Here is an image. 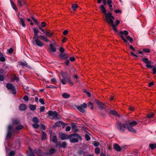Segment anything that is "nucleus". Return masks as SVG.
Listing matches in <instances>:
<instances>
[{
    "label": "nucleus",
    "mask_w": 156,
    "mask_h": 156,
    "mask_svg": "<svg viewBox=\"0 0 156 156\" xmlns=\"http://www.w3.org/2000/svg\"><path fill=\"white\" fill-rule=\"evenodd\" d=\"M143 51L144 52L148 53L150 52V50L149 49H144L143 50Z\"/></svg>",
    "instance_id": "680f3d73"
},
{
    "label": "nucleus",
    "mask_w": 156,
    "mask_h": 156,
    "mask_svg": "<svg viewBox=\"0 0 156 156\" xmlns=\"http://www.w3.org/2000/svg\"><path fill=\"white\" fill-rule=\"evenodd\" d=\"M100 149L98 148H96L95 149V152L97 154H98L100 153Z\"/></svg>",
    "instance_id": "c9c22d12"
},
{
    "label": "nucleus",
    "mask_w": 156,
    "mask_h": 156,
    "mask_svg": "<svg viewBox=\"0 0 156 156\" xmlns=\"http://www.w3.org/2000/svg\"><path fill=\"white\" fill-rule=\"evenodd\" d=\"M59 137L62 140H63L69 139V136H67L65 134L61 133L59 134Z\"/></svg>",
    "instance_id": "4468645a"
},
{
    "label": "nucleus",
    "mask_w": 156,
    "mask_h": 156,
    "mask_svg": "<svg viewBox=\"0 0 156 156\" xmlns=\"http://www.w3.org/2000/svg\"><path fill=\"white\" fill-rule=\"evenodd\" d=\"M85 137L86 140L87 141H88L90 139V136L87 134H86L85 135Z\"/></svg>",
    "instance_id": "c03bdc74"
},
{
    "label": "nucleus",
    "mask_w": 156,
    "mask_h": 156,
    "mask_svg": "<svg viewBox=\"0 0 156 156\" xmlns=\"http://www.w3.org/2000/svg\"><path fill=\"white\" fill-rule=\"evenodd\" d=\"M64 51V49L62 47H61L60 48L59 51L60 52L62 53Z\"/></svg>",
    "instance_id": "69168bd1"
},
{
    "label": "nucleus",
    "mask_w": 156,
    "mask_h": 156,
    "mask_svg": "<svg viewBox=\"0 0 156 156\" xmlns=\"http://www.w3.org/2000/svg\"><path fill=\"white\" fill-rule=\"evenodd\" d=\"M45 110V107L42 106L40 108V111L41 112H43Z\"/></svg>",
    "instance_id": "864d4df0"
},
{
    "label": "nucleus",
    "mask_w": 156,
    "mask_h": 156,
    "mask_svg": "<svg viewBox=\"0 0 156 156\" xmlns=\"http://www.w3.org/2000/svg\"><path fill=\"white\" fill-rule=\"evenodd\" d=\"M5 60V58L3 56L2 54L0 53V61L1 62H4Z\"/></svg>",
    "instance_id": "bb28decb"
},
{
    "label": "nucleus",
    "mask_w": 156,
    "mask_h": 156,
    "mask_svg": "<svg viewBox=\"0 0 156 156\" xmlns=\"http://www.w3.org/2000/svg\"><path fill=\"white\" fill-rule=\"evenodd\" d=\"M15 154L14 151H11L9 154V156H13Z\"/></svg>",
    "instance_id": "79ce46f5"
},
{
    "label": "nucleus",
    "mask_w": 156,
    "mask_h": 156,
    "mask_svg": "<svg viewBox=\"0 0 156 156\" xmlns=\"http://www.w3.org/2000/svg\"><path fill=\"white\" fill-rule=\"evenodd\" d=\"M71 127L69 126H67L66 129V131L67 132H68L69 131Z\"/></svg>",
    "instance_id": "4d7b16f0"
},
{
    "label": "nucleus",
    "mask_w": 156,
    "mask_h": 156,
    "mask_svg": "<svg viewBox=\"0 0 156 156\" xmlns=\"http://www.w3.org/2000/svg\"><path fill=\"white\" fill-rule=\"evenodd\" d=\"M19 65H21L23 67H27V64L26 63L23 62H20L19 63Z\"/></svg>",
    "instance_id": "f704fd0d"
},
{
    "label": "nucleus",
    "mask_w": 156,
    "mask_h": 156,
    "mask_svg": "<svg viewBox=\"0 0 156 156\" xmlns=\"http://www.w3.org/2000/svg\"><path fill=\"white\" fill-rule=\"evenodd\" d=\"M107 3L109 5V8L111 11L113 10V8H112V0H108L107 1Z\"/></svg>",
    "instance_id": "f3484780"
},
{
    "label": "nucleus",
    "mask_w": 156,
    "mask_h": 156,
    "mask_svg": "<svg viewBox=\"0 0 156 156\" xmlns=\"http://www.w3.org/2000/svg\"><path fill=\"white\" fill-rule=\"evenodd\" d=\"M112 27V28H113V29L114 30V31L115 32H117V29H116V25L115 24H114L113 23L111 25H110Z\"/></svg>",
    "instance_id": "c85d7f7f"
},
{
    "label": "nucleus",
    "mask_w": 156,
    "mask_h": 156,
    "mask_svg": "<svg viewBox=\"0 0 156 156\" xmlns=\"http://www.w3.org/2000/svg\"><path fill=\"white\" fill-rule=\"evenodd\" d=\"M62 96L63 97L65 98H68L69 97L70 95L66 93H64L62 94Z\"/></svg>",
    "instance_id": "473e14b6"
},
{
    "label": "nucleus",
    "mask_w": 156,
    "mask_h": 156,
    "mask_svg": "<svg viewBox=\"0 0 156 156\" xmlns=\"http://www.w3.org/2000/svg\"><path fill=\"white\" fill-rule=\"evenodd\" d=\"M53 33L51 31L47 30L45 32L44 34H45L47 37H50L52 36Z\"/></svg>",
    "instance_id": "dca6fc26"
},
{
    "label": "nucleus",
    "mask_w": 156,
    "mask_h": 156,
    "mask_svg": "<svg viewBox=\"0 0 156 156\" xmlns=\"http://www.w3.org/2000/svg\"><path fill=\"white\" fill-rule=\"evenodd\" d=\"M46 139V134L44 132H42V140H44Z\"/></svg>",
    "instance_id": "cd10ccee"
},
{
    "label": "nucleus",
    "mask_w": 156,
    "mask_h": 156,
    "mask_svg": "<svg viewBox=\"0 0 156 156\" xmlns=\"http://www.w3.org/2000/svg\"><path fill=\"white\" fill-rule=\"evenodd\" d=\"M33 121L37 123L39 122V120L38 119L37 117H34L33 119Z\"/></svg>",
    "instance_id": "58836bf2"
},
{
    "label": "nucleus",
    "mask_w": 156,
    "mask_h": 156,
    "mask_svg": "<svg viewBox=\"0 0 156 156\" xmlns=\"http://www.w3.org/2000/svg\"><path fill=\"white\" fill-rule=\"evenodd\" d=\"M39 101L42 105L44 104V100L42 98H41L39 99Z\"/></svg>",
    "instance_id": "6e6d98bb"
},
{
    "label": "nucleus",
    "mask_w": 156,
    "mask_h": 156,
    "mask_svg": "<svg viewBox=\"0 0 156 156\" xmlns=\"http://www.w3.org/2000/svg\"><path fill=\"white\" fill-rule=\"evenodd\" d=\"M18 5L19 6L21 7L22 6L23 4L22 3V2H21V1L20 0H18Z\"/></svg>",
    "instance_id": "603ef678"
},
{
    "label": "nucleus",
    "mask_w": 156,
    "mask_h": 156,
    "mask_svg": "<svg viewBox=\"0 0 156 156\" xmlns=\"http://www.w3.org/2000/svg\"><path fill=\"white\" fill-rule=\"evenodd\" d=\"M19 21L21 25L23 27H25V25L24 21V17H23L22 15H19Z\"/></svg>",
    "instance_id": "f8f14e48"
},
{
    "label": "nucleus",
    "mask_w": 156,
    "mask_h": 156,
    "mask_svg": "<svg viewBox=\"0 0 156 156\" xmlns=\"http://www.w3.org/2000/svg\"><path fill=\"white\" fill-rule=\"evenodd\" d=\"M55 126H60L61 125H65L64 123L62 122L58 121L55 123Z\"/></svg>",
    "instance_id": "4be33fe9"
},
{
    "label": "nucleus",
    "mask_w": 156,
    "mask_h": 156,
    "mask_svg": "<svg viewBox=\"0 0 156 156\" xmlns=\"http://www.w3.org/2000/svg\"><path fill=\"white\" fill-rule=\"evenodd\" d=\"M95 101L96 102L98 105V107L100 109H103L105 108L106 106L104 103H101L96 99H95Z\"/></svg>",
    "instance_id": "9b49d317"
},
{
    "label": "nucleus",
    "mask_w": 156,
    "mask_h": 156,
    "mask_svg": "<svg viewBox=\"0 0 156 156\" xmlns=\"http://www.w3.org/2000/svg\"><path fill=\"white\" fill-rule=\"evenodd\" d=\"M61 74L62 76V78L61 79L60 78V80L63 84H66V82H67L70 85L73 84L72 81L68 77V73L66 72H62Z\"/></svg>",
    "instance_id": "f03ea898"
},
{
    "label": "nucleus",
    "mask_w": 156,
    "mask_h": 156,
    "mask_svg": "<svg viewBox=\"0 0 156 156\" xmlns=\"http://www.w3.org/2000/svg\"><path fill=\"white\" fill-rule=\"evenodd\" d=\"M40 30L44 34L45 32V31H44V30L42 28L43 27H42L41 26H38Z\"/></svg>",
    "instance_id": "13d9d810"
},
{
    "label": "nucleus",
    "mask_w": 156,
    "mask_h": 156,
    "mask_svg": "<svg viewBox=\"0 0 156 156\" xmlns=\"http://www.w3.org/2000/svg\"><path fill=\"white\" fill-rule=\"evenodd\" d=\"M30 109L33 111L35 110L36 108V106L34 105H30Z\"/></svg>",
    "instance_id": "72a5a7b5"
},
{
    "label": "nucleus",
    "mask_w": 156,
    "mask_h": 156,
    "mask_svg": "<svg viewBox=\"0 0 156 156\" xmlns=\"http://www.w3.org/2000/svg\"><path fill=\"white\" fill-rule=\"evenodd\" d=\"M50 46L51 48L50 51L51 52H54L56 51L55 48L53 46L52 44H50Z\"/></svg>",
    "instance_id": "5701e85b"
},
{
    "label": "nucleus",
    "mask_w": 156,
    "mask_h": 156,
    "mask_svg": "<svg viewBox=\"0 0 156 156\" xmlns=\"http://www.w3.org/2000/svg\"><path fill=\"white\" fill-rule=\"evenodd\" d=\"M151 62L150 61V63H147V65H146V66L149 68H151L152 67V66L151 65Z\"/></svg>",
    "instance_id": "a19ab883"
},
{
    "label": "nucleus",
    "mask_w": 156,
    "mask_h": 156,
    "mask_svg": "<svg viewBox=\"0 0 156 156\" xmlns=\"http://www.w3.org/2000/svg\"><path fill=\"white\" fill-rule=\"evenodd\" d=\"M34 37H37V34L39 31L36 28H34Z\"/></svg>",
    "instance_id": "b1692460"
},
{
    "label": "nucleus",
    "mask_w": 156,
    "mask_h": 156,
    "mask_svg": "<svg viewBox=\"0 0 156 156\" xmlns=\"http://www.w3.org/2000/svg\"><path fill=\"white\" fill-rule=\"evenodd\" d=\"M48 116L51 119H59V116L56 111H49L48 112Z\"/></svg>",
    "instance_id": "39448f33"
},
{
    "label": "nucleus",
    "mask_w": 156,
    "mask_h": 156,
    "mask_svg": "<svg viewBox=\"0 0 156 156\" xmlns=\"http://www.w3.org/2000/svg\"><path fill=\"white\" fill-rule=\"evenodd\" d=\"M29 152L28 153V156H35L34 154L32 152V150L30 148H29Z\"/></svg>",
    "instance_id": "7c9ffc66"
},
{
    "label": "nucleus",
    "mask_w": 156,
    "mask_h": 156,
    "mask_svg": "<svg viewBox=\"0 0 156 156\" xmlns=\"http://www.w3.org/2000/svg\"><path fill=\"white\" fill-rule=\"evenodd\" d=\"M34 152L38 154L40 156H43L42 151L41 150L38 149V150H35L34 151Z\"/></svg>",
    "instance_id": "aec40b11"
},
{
    "label": "nucleus",
    "mask_w": 156,
    "mask_h": 156,
    "mask_svg": "<svg viewBox=\"0 0 156 156\" xmlns=\"http://www.w3.org/2000/svg\"><path fill=\"white\" fill-rule=\"evenodd\" d=\"M139 122V121H127L128 125L126 126V129L129 132L136 133V130L134 129L133 127H134L137 125Z\"/></svg>",
    "instance_id": "f257e3e1"
},
{
    "label": "nucleus",
    "mask_w": 156,
    "mask_h": 156,
    "mask_svg": "<svg viewBox=\"0 0 156 156\" xmlns=\"http://www.w3.org/2000/svg\"><path fill=\"white\" fill-rule=\"evenodd\" d=\"M4 80V76L1 75H0V81H3Z\"/></svg>",
    "instance_id": "bf43d9fd"
},
{
    "label": "nucleus",
    "mask_w": 156,
    "mask_h": 156,
    "mask_svg": "<svg viewBox=\"0 0 156 156\" xmlns=\"http://www.w3.org/2000/svg\"><path fill=\"white\" fill-rule=\"evenodd\" d=\"M142 60L146 64H147L148 63H150V61L149 60L148 58H143L142 59Z\"/></svg>",
    "instance_id": "c756f323"
},
{
    "label": "nucleus",
    "mask_w": 156,
    "mask_h": 156,
    "mask_svg": "<svg viewBox=\"0 0 156 156\" xmlns=\"http://www.w3.org/2000/svg\"><path fill=\"white\" fill-rule=\"evenodd\" d=\"M31 19L34 22H35L36 23H38V21H37V19L35 18H34V17H31Z\"/></svg>",
    "instance_id": "3c124183"
},
{
    "label": "nucleus",
    "mask_w": 156,
    "mask_h": 156,
    "mask_svg": "<svg viewBox=\"0 0 156 156\" xmlns=\"http://www.w3.org/2000/svg\"><path fill=\"white\" fill-rule=\"evenodd\" d=\"M87 107V105L85 103H83V104L77 107V109L82 113H84L85 112V109Z\"/></svg>",
    "instance_id": "1a4fd4ad"
},
{
    "label": "nucleus",
    "mask_w": 156,
    "mask_h": 156,
    "mask_svg": "<svg viewBox=\"0 0 156 156\" xmlns=\"http://www.w3.org/2000/svg\"><path fill=\"white\" fill-rule=\"evenodd\" d=\"M13 127L12 126L9 125L8 127V131L6 135V138L9 139L11 136V133L10 132L11 130L12 129Z\"/></svg>",
    "instance_id": "ddd939ff"
},
{
    "label": "nucleus",
    "mask_w": 156,
    "mask_h": 156,
    "mask_svg": "<svg viewBox=\"0 0 156 156\" xmlns=\"http://www.w3.org/2000/svg\"><path fill=\"white\" fill-rule=\"evenodd\" d=\"M33 127L35 129L38 128L39 127V125L37 123H34L33 124Z\"/></svg>",
    "instance_id": "e433bc0d"
},
{
    "label": "nucleus",
    "mask_w": 156,
    "mask_h": 156,
    "mask_svg": "<svg viewBox=\"0 0 156 156\" xmlns=\"http://www.w3.org/2000/svg\"><path fill=\"white\" fill-rule=\"evenodd\" d=\"M93 145L97 147L99 145V144L98 142L96 141H95L93 143Z\"/></svg>",
    "instance_id": "a18cd8bd"
},
{
    "label": "nucleus",
    "mask_w": 156,
    "mask_h": 156,
    "mask_svg": "<svg viewBox=\"0 0 156 156\" xmlns=\"http://www.w3.org/2000/svg\"><path fill=\"white\" fill-rule=\"evenodd\" d=\"M6 87L8 89L12 90V93L13 94H16V92L15 87L12 84L10 83H8L6 84Z\"/></svg>",
    "instance_id": "9d476101"
},
{
    "label": "nucleus",
    "mask_w": 156,
    "mask_h": 156,
    "mask_svg": "<svg viewBox=\"0 0 156 156\" xmlns=\"http://www.w3.org/2000/svg\"><path fill=\"white\" fill-rule=\"evenodd\" d=\"M13 124H18L19 123V121L18 120H15L13 121Z\"/></svg>",
    "instance_id": "e2e57ef3"
},
{
    "label": "nucleus",
    "mask_w": 156,
    "mask_h": 156,
    "mask_svg": "<svg viewBox=\"0 0 156 156\" xmlns=\"http://www.w3.org/2000/svg\"><path fill=\"white\" fill-rule=\"evenodd\" d=\"M12 6L13 8V9L16 11V12H17V8L16 7V5H14V4H12Z\"/></svg>",
    "instance_id": "de8ad7c7"
},
{
    "label": "nucleus",
    "mask_w": 156,
    "mask_h": 156,
    "mask_svg": "<svg viewBox=\"0 0 156 156\" xmlns=\"http://www.w3.org/2000/svg\"><path fill=\"white\" fill-rule=\"evenodd\" d=\"M41 127L43 130H45V126L43 124H42L41 125Z\"/></svg>",
    "instance_id": "338daca9"
},
{
    "label": "nucleus",
    "mask_w": 156,
    "mask_h": 156,
    "mask_svg": "<svg viewBox=\"0 0 156 156\" xmlns=\"http://www.w3.org/2000/svg\"><path fill=\"white\" fill-rule=\"evenodd\" d=\"M152 71H153V73L154 74H156V68L155 67H154L153 68Z\"/></svg>",
    "instance_id": "052dcab7"
},
{
    "label": "nucleus",
    "mask_w": 156,
    "mask_h": 156,
    "mask_svg": "<svg viewBox=\"0 0 156 156\" xmlns=\"http://www.w3.org/2000/svg\"><path fill=\"white\" fill-rule=\"evenodd\" d=\"M23 127L22 126L19 125L17 126L16 127V130H20L23 128Z\"/></svg>",
    "instance_id": "4c0bfd02"
},
{
    "label": "nucleus",
    "mask_w": 156,
    "mask_h": 156,
    "mask_svg": "<svg viewBox=\"0 0 156 156\" xmlns=\"http://www.w3.org/2000/svg\"><path fill=\"white\" fill-rule=\"evenodd\" d=\"M55 152V150L54 149H51L49 150V153L51 154H53Z\"/></svg>",
    "instance_id": "37998d69"
},
{
    "label": "nucleus",
    "mask_w": 156,
    "mask_h": 156,
    "mask_svg": "<svg viewBox=\"0 0 156 156\" xmlns=\"http://www.w3.org/2000/svg\"><path fill=\"white\" fill-rule=\"evenodd\" d=\"M127 124H122L121 122H118L116 124V126L117 129L121 132H123L126 128Z\"/></svg>",
    "instance_id": "0eeeda50"
},
{
    "label": "nucleus",
    "mask_w": 156,
    "mask_h": 156,
    "mask_svg": "<svg viewBox=\"0 0 156 156\" xmlns=\"http://www.w3.org/2000/svg\"><path fill=\"white\" fill-rule=\"evenodd\" d=\"M113 148L118 151H120L121 150V147H119V145L117 144H115L113 145Z\"/></svg>",
    "instance_id": "a211bd4d"
},
{
    "label": "nucleus",
    "mask_w": 156,
    "mask_h": 156,
    "mask_svg": "<svg viewBox=\"0 0 156 156\" xmlns=\"http://www.w3.org/2000/svg\"><path fill=\"white\" fill-rule=\"evenodd\" d=\"M51 81L53 83H55L57 82L55 78L51 79Z\"/></svg>",
    "instance_id": "09e8293b"
},
{
    "label": "nucleus",
    "mask_w": 156,
    "mask_h": 156,
    "mask_svg": "<svg viewBox=\"0 0 156 156\" xmlns=\"http://www.w3.org/2000/svg\"><path fill=\"white\" fill-rule=\"evenodd\" d=\"M78 6L76 4H73L72 5V8L73 9V10L74 11H75L77 8L78 7Z\"/></svg>",
    "instance_id": "2f4dec72"
},
{
    "label": "nucleus",
    "mask_w": 156,
    "mask_h": 156,
    "mask_svg": "<svg viewBox=\"0 0 156 156\" xmlns=\"http://www.w3.org/2000/svg\"><path fill=\"white\" fill-rule=\"evenodd\" d=\"M118 34L120 35V37L122 38V40L127 44H129L128 41L125 38L128 36V35L129 34L128 32L126 30H124L123 31H120Z\"/></svg>",
    "instance_id": "423d86ee"
},
{
    "label": "nucleus",
    "mask_w": 156,
    "mask_h": 156,
    "mask_svg": "<svg viewBox=\"0 0 156 156\" xmlns=\"http://www.w3.org/2000/svg\"><path fill=\"white\" fill-rule=\"evenodd\" d=\"M32 42L34 45H37L39 47H42L44 45V43L37 39V37H34Z\"/></svg>",
    "instance_id": "6e6552de"
},
{
    "label": "nucleus",
    "mask_w": 156,
    "mask_h": 156,
    "mask_svg": "<svg viewBox=\"0 0 156 156\" xmlns=\"http://www.w3.org/2000/svg\"><path fill=\"white\" fill-rule=\"evenodd\" d=\"M99 7L101 11L105 15L107 13H106V10L103 5H101L99 6Z\"/></svg>",
    "instance_id": "2eb2a0df"
},
{
    "label": "nucleus",
    "mask_w": 156,
    "mask_h": 156,
    "mask_svg": "<svg viewBox=\"0 0 156 156\" xmlns=\"http://www.w3.org/2000/svg\"><path fill=\"white\" fill-rule=\"evenodd\" d=\"M23 99L25 101H28L29 100V98L26 95H25L24 97L23 98Z\"/></svg>",
    "instance_id": "8fccbe9b"
},
{
    "label": "nucleus",
    "mask_w": 156,
    "mask_h": 156,
    "mask_svg": "<svg viewBox=\"0 0 156 156\" xmlns=\"http://www.w3.org/2000/svg\"><path fill=\"white\" fill-rule=\"evenodd\" d=\"M149 147L152 149H154V144H149Z\"/></svg>",
    "instance_id": "5fc2aeb1"
},
{
    "label": "nucleus",
    "mask_w": 156,
    "mask_h": 156,
    "mask_svg": "<svg viewBox=\"0 0 156 156\" xmlns=\"http://www.w3.org/2000/svg\"><path fill=\"white\" fill-rule=\"evenodd\" d=\"M67 144L65 142H63L62 143V144H61L60 143H59L58 144V145L57 146H61L62 147L64 148L66 146Z\"/></svg>",
    "instance_id": "a878e982"
},
{
    "label": "nucleus",
    "mask_w": 156,
    "mask_h": 156,
    "mask_svg": "<svg viewBox=\"0 0 156 156\" xmlns=\"http://www.w3.org/2000/svg\"><path fill=\"white\" fill-rule=\"evenodd\" d=\"M20 109L21 110H25L26 108V106L25 105L22 104L19 106Z\"/></svg>",
    "instance_id": "412c9836"
},
{
    "label": "nucleus",
    "mask_w": 156,
    "mask_h": 156,
    "mask_svg": "<svg viewBox=\"0 0 156 156\" xmlns=\"http://www.w3.org/2000/svg\"><path fill=\"white\" fill-rule=\"evenodd\" d=\"M126 38L131 42H132L133 41L132 38L130 37L129 36H127Z\"/></svg>",
    "instance_id": "ea45409f"
},
{
    "label": "nucleus",
    "mask_w": 156,
    "mask_h": 156,
    "mask_svg": "<svg viewBox=\"0 0 156 156\" xmlns=\"http://www.w3.org/2000/svg\"><path fill=\"white\" fill-rule=\"evenodd\" d=\"M50 137L51 139L52 140L53 142L54 143H56L57 142V139L55 136H52L51 135Z\"/></svg>",
    "instance_id": "6ab92c4d"
},
{
    "label": "nucleus",
    "mask_w": 156,
    "mask_h": 156,
    "mask_svg": "<svg viewBox=\"0 0 156 156\" xmlns=\"http://www.w3.org/2000/svg\"><path fill=\"white\" fill-rule=\"evenodd\" d=\"M105 15V19L109 25H110L114 23V20L115 19V18L112 15L111 12L107 13Z\"/></svg>",
    "instance_id": "20e7f679"
},
{
    "label": "nucleus",
    "mask_w": 156,
    "mask_h": 156,
    "mask_svg": "<svg viewBox=\"0 0 156 156\" xmlns=\"http://www.w3.org/2000/svg\"><path fill=\"white\" fill-rule=\"evenodd\" d=\"M154 115V114L153 113H151L150 114H149L147 115V117L148 118H152V117Z\"/></svg>",
    "instance_id": "49530a36"
},
{
    "label": "nucleus",
    "mask_w": 156,
    "mask_h": 156,
    "mask_svg": "<svg viewBox=\"0 0 156 156\" xmlns=\"http://www.w3.org/2000/svg\"><path fill=\"white\" fill-rule=\"evenodd\" d=\"M110 113L114 115H117L119 117H120L119 115L118 114L117 112L115 110H111Z\"/></svg>",
    "instance_id": "393cba45"
},
{
    "label": "nucleus",
    "mask_w": 156,
    "mask_h": 156,
    "mask_svg": "<svg viewBox=\"0 0 156 156\" xmlns=\"http://www.w3.org/2000/svg\"><path fill=\"white\" fill-rule=\"evenodd\" d=\"M42 24H43L41 26L42 27H45L46 25V24L45 23V22H43L41 23Z\"/></svg>",
    "instance_id": "774afa93"
},
{
    "label": "nucleus",
    "mask_w": 156,
    "mask_h": 156,
    "mask_svg": "<svg viewBox=\"0 0 156 156\" xmlns=\"http://www.w3.org/2000/svg\"><path fill=\"white\" fill-rule=\"evenodd\" d=\"M8 51L9 53H12L13 51V49L12 48H10L8 50Z\"/></svg>",
    "instance_id": "0e129e2a"
},
{
    "label": "nucleus",
    "mask_w": 156,
    "mask_h": 156,
    "mask_svg": "<svg viewBox=\"0 0 156 156\" xmlns=\"http://www.w3.org/2000/svg\"><path fill=\"white\" fill-rule=\"evenodd\" d=\"M69 139L70 142L75 143L78 142L79 140H81V137L79 134L75 133L69 135Z\"/></svg>",
    "instance_id": "7ed1b4c3"
}]
</instances>
